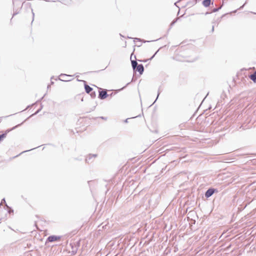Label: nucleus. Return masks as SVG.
I'll list each match as a JSON object with an SVG mask.
<instances>
[{"label": "nucleus", "instance_id": "obj_41", "mask_svg": "<svg viewBox=\"0 0 256 256\" xmlns=\"http://www.w3.org/2000/svg\"><path fill=\"white\" fill-rule=\"evenodd\" d=\"M154 103V102L152 104H150V106H152V104H153Z\"/></svg>", "mask_w": 256, "mask_h": 256}, {"label": "nucleus", "instance_id": "obj_5", "mask_svg": "<svg viewBox=\"0 0 256 256\" xmlns=\"http://www.w3.org/2000/svg\"><path fill=\"white\" fill-rule=\"evenodd\" d=\"M62 236L52 235L48 237L46 242H52L58 240H60Z\"/></svg>", "mask_w": 256, "mask_h": 256}, {"label": "nucleus", "instance_id": "obj_15", "mask_svg": "<svg viewBox=\"0 0 256 256\" xmlns=\"http://www.w3.org/2000/svg\"><path fill=\"white\" fill-rule=\"evenodd\" d=\"M92 157L90 156V154H88V156H86V162L87 163H89L90 162H92Z\"/></svg>", "mask_w": 256, "mask_h": 256}, {"label": "nucleus", "instance_id": "obj_24", "mask_svg": "<svg viewBox=\"0 0 256 256\" xmlns=\"http://www.w3.org/2000/svg\"><path fill=\"white\" fill-rule=\"evenodd\" d=\"M24 122H25V120H24V122H22L20 124H18V125H16V126H15L13 127V128H12V130L15 129L16 128H17V127H18V126H21V125H22V124Z\"/></svg>", "mask_w": 256, "mask_h": 256}, {"label": "nucleus", "instance_id": "obj_42", "mask_svg": "<svg viewBox=\"0 0 256 256\" xmlns=\"http://www.w3.org/2000/svg\"><path fill=\"white\" fill-rule=\"evenodd\" d=\"M154 103V102L152 104H150V106H152V104H153Z\"/></svg>", "mask_w": 256, "mask_h": 256}, {"label": "nucleus", "instance_id": "obj_12", "mask_svg": "<svg viewBox=\"0 0 256 256\" xmlns=\"http://www.w3.org/2000/svg\"><path fill=\"white\" fill-rule=\"evenodd\" d=\"M249 78L253 82L256 83V70L253 74H250Z\"/></svg>", "mask_w": 256, "mask_h": 256}, {"label": "nucleus", "instance_id": "obj_30", "mask_svg": "<svg viewBox=\"0 0 256 256\" xmlns=\"http://www.w3.org/2000/svg\"><path fill=\"white\" fill-rule=\"evenodd\" d=\"M14 6L18 8V2H16V4H13Z\"/></svg>", "mask_w": 256, "mask_h": 256}, {"label": "nucleus", "instance_id": "obj_32", "mask_svg": "<svg viewBox=\"0 0 256 256\" xmlns=\"http://www.w3.org/2000/svg\"><path fill=\"white\" fill-rule=\"evenodd\" d=\"M129 118H126L125 120H124V122L128 123V122Z\"/></svg>", "mask_w": 256, "mask_h": 256}, {"label": "nucleus", "instance_id": "obj_23", "mask_svg": "<svg viewBox=\"0 0 256 256\" xmlns=\"http://www.w3.org/2000/svg\"><path fill=\"white\" fill-rule=\"evenodd\" d=\"M246 3H247V1H246V2H244V4L242 6H240V7L238 8V10H242V9L244 8V6L246 4Z\"/></svg>", "mask_w": 256, "mask_h": 256}, {"label": "nucleus", "instance_id": "obj_6", "mask_svg": "<svg viewBox=\"0 0 256 256\" xmlns=\"http://www.w3.org/2000/svg\"><path fill=\"white\" fill-rule=\"evenodd\" d=\"M6 206H8V205L6 203L5 198H3L0 204V216L2 215L3 212H5Z\"/></svg>", "mask_w": 256, "mask_h": 256}, {"label": "nucleus", "instance_id": "obj_11", "mask_svg": "<svg viewBox=\"0 0 256 256\" xmlns=\"http://www.w3.org/2000/svg\"><path fill=\"white\" fill-rule=\"evenodd\" d=\"M211 4H213V3H212L211 0H203L202 2V4L204 7L206 8L208 7Z\"/></svg>", "mask_w": 256, "mask_h": 256}, {"label": "nucleus", "instance_id": "obj_29", "mask_svg": "<svg viewBox=\"0 0 256 256\" xmlns=\"http://www.w3.org/2000/svg\"><path fill=\"white\" fill-rule=\"evenodd\" d=\"M36 148H32L31 150H25V151H24L22 152H21L19 155H20V154L24 153V152H28V151H30V150H34Z\"/></svg>", "mask_w": 256, "mask_h": 256}, {"label": "nucleus", "instance_id": "obj_39", "mask_svg": "<svg viewBox=\"0 0 256 256\" xmlns=\"http://www.w3.org/2000/svg\"><path fill=\"white\" fill-rule=\"evenodd\" d=\"M75 160H82V159H78V158H75Z\"/></svg>", "mask_w": 256, "mask_h": 256}, {"label": "nucleus", "instance_id": "obj_13", "mask_svg": "<svg viewBox=\"0 0 256 256\" xmlns=\"http://www.w3.org/2000/svg\"><path fill=\"white\" fill-rule=\"evenodd\" d=\"M224 2H222V4L218 8H213L211 12H218L219 10H220L222 8V7L224 6Z\"/></svg>", "mask_w": 256, "mask_h": 256}, {"label": "nucleus", "instance_id": "obj_37", "mask_svg": "<svg viewBox=\"0 0 256 256\" xmlns=\"http://www.w3.org/2000/svg\"><path fill=\"white\" fill-rule=\"evenodd\" d=\"M152 42V40H151V41H148V40H147V41H146V40H144V41H143V42Z\"/></svg>", "mask_w": 256, "mask_h": 256}, {"label": "nucleus", "instance_id": "obj_17", "mask_svg": "<svg viewBox=\"0 0 256 256\" xmlns=\"http://www.w3.org/2000/svg\"><path fill=\"white\" fill-rule=\"evenodd\" d=\"M90 96L92 97V98H95L96 96V92L92 90L90 93Z\"/></svg>", "mask_w": 256, "mask_h": 256}, {"label": "nucleus", "instance_id": "obj_10", "mask_svg": "<svg viewBox=\"0 0 256 256\" xmlns=\"http://www.w3.org/2000/svg\"><path fill=\"white\" fill-rule=\"evenodd\" d=\"M70 245L71 246V248L72 249V254H75L77 252L78 247L79 246V244L77 246H74L72 244H70Z\"/></svg>", "mask_w": 256, "mask_h": 256}, {"label": "nucleus", "instance_id": "obj_33", "mask_svg": "<svg viewBox=\"0 0 256 256\" xmlns=\"http://www.w3.org/2000/svg\"><path fill=\"white\" fill-rule=\"evenodd\" d=\"M214 32V26L213 25L212 26V28L211 30V32Z\"/></svg>", "mask_w": 256, "mask_h": 256}, {"label": "nucleus", "instance_id": "obj_43", "mask_svg": "<svg viewBox=\"0 0 256 256\" xmlns=\"http://www.w3.org/2000/svg\"><path fill=\"white\" fill-rule=\"evenodd\" d=\"M128 38H132L129 37V36H128Z\"/></svg>", "mask_w": 256, "mask_h": 256}, {"label": "nucleus", "instance_id": "obj_9", "mask_svg": "<svg viewBox=\"0 0 256 256\" xmlns=\"http://www.w3.org/2000/svg\"><path fill=\"white\" fill-rule=\"evenodd\" d=\"M12 130V128L10 129H8L2 134H0V138L1 142L6 136Z\"/></svg>", "mask_w": 256, "mask_h": 256}, {"label": "nucleus", "instance_id": "obj_25", "mask_svg": "<svg viewBox=\"0 0 256 256\" xmlns=\"http://www.w3.org/2000/svg\"><path fill=\"white\" fill-rule=\"evenodd\" d=\"M158 50L154 54V55L150 58L148 60H152L156 56V54L158 52Z\"/></svg>", "mask_w": 256, "mask_h": 256}, {"label": "nucleus", "instance_id": "obj_22", "mask_svg": "<svg viewBox=\"0 0 256 256\" xmlns=\"http://www.w3.org/2000/svg\"><path fill=\"white\" fill-rule=\"evenodd\" d=\"M60 76H72L71 75H68L64 74H61Z\"/></svg>", "mask_w": 256, "mask_h": 256}, {"label": "nucleus", "instance_id": "obj_2", "mask_svg": "<svg viewBox=\"0 0 256 256\" xmlns=\"http://www.w3.org/2000/svg\"><path fill=\"white\" fill-rule=\"evenodd\" d=\"M18 2V7L14 6L12 17L20 13L22 4L24 3V2H22L20 0H13V4H16Z\"/></svg>", "mask_w": 256, "mask_h": 256}, {"label": "nucleus", "instance_id": "obj_44", "mask_svg": "<svg viewBox=\"0 0 256 256\" xmlns=\"http://www.w3.org/2000/svg\"><path fill=\"white\" fill-rule=\"evenodd\" d=\"M18 155H17V156H14V158L18 157Z\"/></svg>", "mask_w": 256, "mask_h": 256}, {"label": "nucleus", "instance_id": "obj_18", "mask_svg": "<svg viewBox=\"0 0 256 256\" xmlns=\"http://www.w3.org/2000/svg\"><path fill=\"white\" fill-rule=\"evenodd\" d=\"M40 102V100H37L35 103L33 104H32L28 106H27L26 108H29L31 107L32 106H34V105H35V104H37L38 103H39V102Z\"/></svg>", "mask_w": 256, "mask_h": 256}, {"label": "nucleus", "instance_id": "obj_45", "mask_svg": "<svg viewBox=\"0 0 256 256\" xmlns=\"http://www.w3.org/2000/svg\"><path fill=\"white\" fill-rule=\"evenodd\" d=\"M222 2H224V0H222Z\"/></svg>", "mask_w": 256, "mask_h": 256}, {"label": "nucleus", "instance_id": "obj_16", "mask_svg": "<svg viewBox=\"0 0 256 256\" xmlns=\"http://www.w3.org/2000/svg\"><path fill=\"white\" fill-rule=\"evenodd\" d=\"M178 18H176L175 19H174L170 23V28L173 26L178 21Z\"/></svg>", "mask_w": 256, "mask_h": 256}, {"label": "nucleus", "instance_id": "obj_19", "mask_svg": "<svg viewBox=\"0 0 256 256\" xmlns=\"http://www.w3.org/2000/svg\"><path fill=\"white\" fill-rule=\"evenodd\" d=\"M160 92H161V90H160V88H159L158 91L157 96H156V100H154V102H156V100H157V99L158 98Z\"/></svg>", "mask_w": 256, "mask_h": 256}, {"label": "nucleus", "instance_id": "obj_26", "mask_svg": "<svg viewBox=\"0 0 256 256\" xmlns=\"http://www.w3.org/2000/svg\"><path fill=\"white\" fill-rule=\"evenodd\" d=\"M98 118L104 120H107V119H108L107 117H104V116H100V117H98Z\"/></svg>", "mask_w": 256, "mask_h": 256}, {"label": "nucleus", "instance_id": "obj_20", "mask_svg": "<svg viewBox=\"0 0 256 256\" xmlns=\"http://www.w3.org/2000/svg\"><path fill=\"white\" fill-rule=\"evenodd\" d=\"M103 223L100 226H99L98 227L100 228L102 226V229H106V227L108 226L107 224L103 225Z\"/></svg>", "mask_w": 256, "mask_h": 256}, {"label": "nucleus", "instance_id": "obj_4", "mask_svg": "<svg viewBox=\"0 0 256 256\" xmlns=\"http://www.w3.org/2000/svg\"><path fill=\"white\" fill-rule=\"evenodd\" d=\"M108 96L106 90L100 88L98 98L100 100H104Z\"/></svg>", "mask_w": 256, "mask_h": 256}, {"label": "nucleus", "instance_id": "obj_14", "mask_svg": "<svg viewBox=\"0 0 256 256\" xmlns=\"http://www.w3.org/2000/svg\"><path fill=\"white\" fill-rule=\"evenodd\" d=\"M42 105L41 104H40V108H39L33 114H32L30 116H35L36 114H37L38 113L40 112L42 110Z\"/></svg>", "mask_w": 256, "mask_h": 256}, {"label": "nucleus", "instance_id": "obj_7", "mask_svg": "<svg viewBox=\"0 0 256 256\" xmlns=\"http://www.w3.org/2000/svg\"><path fill=\"white\" fill-rule=\"evenodd\" d=\"M77 80L79 82H84V90H85L87 94H90L93 90V88L92 87H90V86H89L87 84L86 81L84 80H79L78 79H77Z\"/></svg>", "mask_w": 256, "mask_h": 256}, {"label": "nucleus", "instance_id": "obj_27", "mask_svg": "<svg viewBox=\"0 0 256 256\" xmlns=\"http://www.w3.org/2000/svg\"><path fill=\"white\" fill-rule=\"evenodd\" d=\"M97 154H90V156L92 157V158H95L97 157Z\"/></svg>", "mask_w": 256, "mask_h": 256}, {"label": "nucleus", "instance_id": "obj_21", "mask_svg": "<svg viewBox=\"0 0 256 256\" xmlns=\"http://www.w3.org/2000/svg\"><path fill=\"white\" fill-rule=\"evenodd\" d=\"M192 4V6H193L194 4H196V2L194 1V0H192V1H190L188 4Z\"/></svg>", "mask_w": 256, "mask_h": 256}, {"label": "nucleus", "instance_id": "obj_1", "mask_svg": "<svg viewBox=\"0 0 256 256\" xmlns=\"http://www.w3.org/2000/svg\"><path fill=\"white\" fill-rule=\"evenodd\" d=\"M130 60L133 70L138 72L140 74H142L144 72V67L142 64H138L136 60H132V57Z\"/></svg>", "mask_w": 256, "mask_h": 256}, {"label": "nucleus", "instance_id": "obj_34", "mask_svg": "<svg viewBox=\"0 0 256 256\" xmlns=\"http://www.w3.org/2000/svg\"><path fill=\"white\" fill-rule=\"evenodd\" d=\"M211 13H212L211 12H206L204 14L206 16V15L208 14H211Z\"/></svg>", "mask_w": 256, "mask_h": 256}, {"label": "nucleus", "instance_id": "obj_35", "mask_svg": "<svg viewBox=\"0 0 256 256\" xmlns=\"http://www.w3.org/2000/svg\"><path fill=\"white\" fill-rule=\"evenodd\" d=\"M148 60H138V61L140 62H146Z\"/></svg>", "mask_w": 256, "mask_h": 256}, {"label": "nucleus", "instance_id": "obj_40", "mask_svg": "<svg viewBox=\"0 0 256 256\" xmlns=\"http://www.w3.org/2000/svg\"><path fill=\"white\" fill-rule=\"evenodd\" d=\"M45 96V95H44V96H42L40 100L44 98V97Z\"/></svg>", "mask_w": 256, "mask_h": 256}, {"label": "nucleus", "instance_id": "obj_8", "mask_svg": "<svg viewBox=\"0 0 256 256\" xmlns=\"http://www.w3.org/2000/svg\"><path fill=\"white\" fill-rule=\"evenodd\" d=\"M6 210H5V212H3V215L4 214V216L6 218L7 216V214H11V213H13L14 212V210L13 209L8 206H6Z\"/></svg>", "mask_w": 256, "mask_h": 256}, {"label": "nucleus", "instance_id": "obj_31", "mask_svg": "<svg viewBox=\"0 0 256 256\" xmlns=\"http://www.w3.org/2000/svg\"><path fill=\"white\" fill-rule=\"evenodd\" d=\"M32 20H34V12H33L32 11ZM33 21H32V22Z\"/></svg>", "mask_w": 256, "mask_h": 256}, {"label": "nucleus", "instance_id": "obj_36", "mask_svg": "<svg viewBox=\"0 0 256 256\" xmlns=\"http://www.w3.org/2000/svg\"><path fill=\"white\" fill-rule=\"evenodd\" d=\"M59 80H62V81H65V82H66V81H68V80H62V79H60V78H59Z\"/></svg>", "mask_w": 256, "mask_h": 256}, {"label": "nucleus", "instance_id": "obj_28", "mask_svg": "<svg viewBox=\"0 0 256 256\" xmlns=\"http://www.w3.org/2000/svg\"><path fill=\"white\" fill-rule=\"evenodd\" d=\"M136 40L141 42L142 40L140 38H134V42H135Z\"/></svg>", "mask_w": 256, "mask_h": 256}, {"label": "nucleus", "instance_id": "obj_38", "mask_svg": "<svg viewBox=\"0 0 256 256\" xmlns=\"http://www.w3.org/2000/svg\"><path fill=\"white\" fill-rule=\"evenodd\" d=\"M96 108V106H94V108H92V109L91 110H94Z\"/></svg>", "mask_w": 256, "mask_h": 256}, {"label": "nucleus", "instance_id": "obj_3", "mask_svg": "<svg viewBox=\"0 0 256 256\" xmlns=\"http://www.w3.org/2000/svg\"><path fill=\"white\" fill-rule=\"evenodd\" d=\"M218 190L217 188H209L204 193V196L206 198L210 197L215 192H218Z\"/></svg>", "mask_w": 256, "mask_h": 256}]
</instances>
